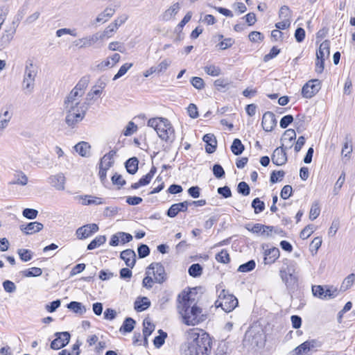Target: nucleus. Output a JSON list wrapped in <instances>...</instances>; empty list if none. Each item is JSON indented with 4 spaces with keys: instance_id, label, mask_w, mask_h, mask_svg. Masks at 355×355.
<instances>
[{
    "instance_id": "f257e3e1",
    "label": "nucleus",
    "mask_w": 355,
    "mask_h": 355,
    "mask_svg": "<svg viewBox=\"0 0 355 355\" xmlns=\"http://www.w3.org/2000/svg\"><path fill=\"white\" fill-rule=\"evenodd\" d=\"M89 81V76L81 78L64 101V109L66 114L65 123L71 128H75L85 116L87 107L86 102L81 103V98L85 94V90Z\"/></svg>"
},
{
    "instance_id": "f03ea898",
    "label": "nucleus",
    "mask_w": 355,
    "mask_h": 355,
    "mask_svg": "<svg viewBox=\"0 0 355 355\" xmlns=\"http://www.w3.org/2000/svg\"><path fill=\"white\" fill-rule=\"evenodd\" d=\"M192 295V291L182 293V300L179 301L178 306L183 322L188 326H195L207 318L206 314L202 313V309L196 305Z\"/></svg>"
},
{
    "instance_id": "7ed1b4c3",
    "label": "nucleus",
    "mask_w": 355,
    "mask_h": 355,
    "mask_svg": "<svg viewBox=\"0 0 355 355\" xmlns=\"http://www.w3.org/2000/svg\"><path fill=\"white\" fill-rule=\"evenodd\" d=\"M193 339L181 347L183 355H209L211 350L212 341L206 332L193 333Z\"/></svg>"
},
{
    "instance_id": "20e7f679",
    "label": "nucleus",
    "mask_w": 355,
    "mask_h": 355,
    "mask_svg": "<svg viewBox=\"0 0 355 355\" xmlns=\"http://www.w3.org/2000/svg\"><path fill=\"white\" fill-rule=\"evenodd\" d=\"M37 73V67L31 61H27L24 69L22 81V89L26 94L33 93L35 87V77Z\"/></svg>"
},
{
    "instance_id": "39448f33",
    "label": "nucleus",
    "mask_w": 355,
    "mask_h": 355,
    "mask_svg": "<svg viewBox=\"0 0 355 355\" xmlns=\"http://www.w3.org/2000/svg\"><path fill=\"white\" fill-rule=\"evenodd\" d=\"M216 307L221 309L228 313L234 310L238 306V300L232 294H229L225 290H223L219 295L218 299L216 301Z\"/></svg>"
},
{
    "instance_id": "423d86ee",
    "label": "nucleus",
    "mask_w": 355,
    "mask_h": 355,
    "mask_svg": "<svg viewBox=\"0 0 355 355\" xmlns=\"http://www.w3.org/2000/svg\"><path fill=\"white\" fill-rule=\"evenodd\" d=\"M156 132L161 139L169 144L173 143L175 139L174 129L166 119H164L162 122L159 123Z\"/></svg>"
},
{
    "instance_id": "0eeeda50",
    "label": "nucleus",
    "mask_w": 355,
    "mask_h": 355,
    "mask_svg": "<svg viewBox=\"0 0 355 355\" xmlns=\"http://www.w3.org/2000/svg\"><path fill=\"white\" fill-rule=\"evenodd\" d=\"M152 273L154 276V280L156 283L162 284L167 279V275L165 272V268L161 263L154 262L149 265L146 270V274L150 275Z\"/></svg>"
},
{
    "instance_id": "6e6552de",
    "label": "nucleus",
    "mask_w": 355,
    "mask_h": 355,
    "mask_svg": "<svg viewBox=\"0 0 355 355\" xmlns=\"http://www.w3.org/2000/svg\"><path fill=\"white\" fill-rule=\"evenodd\" d=\"M320 81L313 79L307 82L302 89V95L306 98H311L320 89Z\"/></svg>"
},
{
    "instance_id": "1a4fd4ad",
    "label": "nucleus",
    "mask_w": 355,
    "mask_h": 355,
    "mask_svg": "<svg viewBox=\"0 0 355 355\" xmlns=\"http://www.w3.org/2000/svg\"><path fill=\"white\" fill-rule=\"evenodd\" d=\"M98 226L96 223L87 224L78 228L76 234L79 239H85L98 232Z\"/></svg>"
},
{
    "instance_id": "9d476101",
    "label": "nucleus",
    "mask_w": 355,
    "mask_h": 355,
    "mask_svg": "<svg viewBox=\"0 0 355 355\" xmlns=\"http://www.w3.org/2000/svg\"><path fill=\"white\" fill-rule=\"evenodd\" d=\"M56 338L51 343V348L59 349L66 346L70 340V334L67 331L58 332L55 334Z\"/></svg>"
},
{
    "instance_id": "9b49d317",
    "label": "nucleus",
    "mask_w": 355,
    "mask_h": 355,
    "mask_svg": "<svg viewBox=\"0 0 355 355\" xmlns=\"http://www.w3.org/2000/svg\"><path fill=\"white\" fill-rule=\"evenodd\" d=\"M287 148L282 144L280 147L277 148L272 155V162L276 166L284 165L287 162L286 150Z\"/></svg>"
},
{
    "instance_id": "f8f14e48",
    "label": "nucleus",
    "mask_w": 355,
    "mask_h": 355,
    "mask_svg": "<svg viewBox=\"0 0 355 355\" xmlns=\"http://www.w3.org/2000/svg\"><path fill=\"white\" fill-rule=\"evenodd\" d=\"M277 125V121L275 114L271 112H266L262 117L261 125L266 132H270Z\"/></svg>"
},
{
    "instance_id": "ddd939ff",
    "label": "nucleus",
    "mask_w": 355,
    "mask_h": 355,
    "mask_svg": "<svg viewBox=\"0 0 355 355\" xmlns=\"http://www.w3.org/2000/svg\"><path fill=\"white\" fill-rule=\"evenodd\" d=\"M100 40H102V36H100L99 33H96L92 35L79 39L75 42L76 45L79 46L80 48H86L92 46Z\"/></svg>"
},
{
    "instance_id": "4468645a",
    "label": "nucleus",
    "mask_w": 355,
    "mask_h": 355,
    "mask_svg": "<svg viewBox=\"0 0 355 355\" xmlns=\"http://www.w3.org/2000/svg\"><path fill=\"white\" fill-rule=\"evenodd\" d=\"M120 257L128 267L132 268L136 263V254L132 249H127L121 252Z\"/></svg>"
},
{
    "instance_id": "2eb2a0df",
    "label": "nucleus",
    "mask_w": 355,
    "mask_h": 355,
    "mask_svg": "<svg viewBox=\"0 0 355 355\" xmlns=\"http://www.w3.org/2000/svg\"><path fill=\"white\" fill-rule=\"evenodd\" d=\"M279 275L288 289L293 290L297 287L298 278L297 275H287L284 271H279Z\"/></svg>"
},
{
    "instance_id": "dca6fc26",
    "label": "nucleus",
    "mask_w": 355,
    "mask_h": 355,
    "mask_svg": "<svg viewBox=\"0 0 355 355\" xmlns=\"http://www.w3.org/2000/svg\"><path fill=\"white\" fill-rule=\"evenodd\" d=\"M245 228L253 234H260L261 235L265 234L266 230H270V232H272L274 230L273 226L265 225L260 223H256L254 225L247 224L245 225Z\"/></svg>"
},
{
    "instance_id": "f3484780",
    "label": "nucleus",
    "mask_w": 355,
    "mask_h": 355,
    "mask_svg": "<svg viewBox=\"0 0 355 355\" xmlns=\"http://www.w3.org/2000/svg\"><path fill=\"white\" fill-rule=\"evenodd\" d=\"M49 183L57 190L62 191L64 189L65 177L63 173H60L55 175H51L49 178Z\"/></svg>"
},
{
    "instance_id": "a211bd4d",
    "label": "nucleus",
    "mask_w": 355,
    "mask_h": 355,
    "mask_svg": "<svg viewBox=\"0 0 355 355\" xmlns=\"http://www.w3.org/2000/svg\"><path fill=\"white\" fill-rule=\"evenodd\" d=\"M202 140L206 143L205 150L207 153H213L217 147V141L213 134H206L203 136Z\"/></svg>"
},
{
    "instance_id": "6ab92c4d",
    "label": "nucleus",
    "mask_w": 355,
    "mask_h": 355,
    "mask_svg": "<svg viewBox=\"0 0 355 355\" xmlns=\"http://www.w3.org/2000/svg\"><path fill=\"white\" fill-rule=\"evenodd\" d=\"M43 225L41 223L35 221L31 222L26 225H20V230L25 233L26 234H32L33 233H36L40 232L43 229Z\"/></svg>"
},
{
    "instance_id": "aec40b11",
    "label": "nucleus",
    "mask_w": 355,
    "mask_h": 355,
    "mask_svg": "<svg viewBox=\"0 0 355 355\" xmlns=\"http://www.w3.org/2000/svg\"><path fill=\"white\" fill-rule=\"evenodd\" d=\"M15 34V29L6 30L0 37V50L7 47Z\"/></svg>"
},
{
    "instance_id": "412c9836",
    "label": "nucleus",
    "mask_w": 355,
    "mask_h": 355,
    "mask_svg": "<svg viewBox=\"0 0 355 355\" xmlns=\"http://www.w3.org/2000/svg\"><path fill=\"white\" fill-rule=\"evenodd\" d=\"M330 54V42L328 40H324L320 46L319 50L316 53V58H328Z\"/></svg>"
},
{
    "instance_id": "4be33fe9",
    "label": "nucleus",
    "mask_w": 355,
    "mask_h": 355,
    "mask_svg": "<svg viewBox=\"0 0 355 355\" xmlns=\"http://www.w3.org/2000/svg\"><path fill=\"white\" fill-rule=\"evenodd\" d=\"M180 5L179 3H175L170 6L162 15V20L169 21L173 19L179 12Z\"/></svg>"
},
{
    "instance_id": "5701e85b",
    "label": "nucleus",
    "mask_w": 355,
    "mask_h": 355,
    "mask_svg": "<svg viewBox=\"0 0 355 355\" xmlns=\"http://www.w3.org/2000/svg\"><path fill=\"white\" fill-rule=\"evenodd\" d=\"M150 306V302L147 297H138L135 302L134 308L137 312L146 310Z\"/></svg>"
},
{
    "instance_id": "b1692460",
    "label": "nucleus",
    "mask_w": 355,
    "mask_h": 355,
    "mask_svg": "<svg viewBox=\"0 0 355 355\" xmlns=\"http://www.w3.org/2000/svg\"><path fill=\"white\" fill-rule=\"evenodd\" d=\"M279 257V250L277 248H272L266 252L264 262L266 264H271Z\"/></svg>"
},
{
    "instance_id": "393cba45",
    "label": "nucleus",
    "mask_w": 355,
    "mask_h": 355,
    "mask_svg": "<svg viewBox=\"0 0 355 355\" xmlns=\"http://www.w3.org/2000/svg\"><path fill=\"white\" fill-rule=\"evenodd\" d=\"M139 160L136 157L128 159L125 162V167L127 172L131 175L135 174L138 171Z\"/></svg>"
},
{
    "instance_id": "a878e982",
    "label": "nucleus",
    "mask_w": 355,
    "mask_h": 355,
    "mask_svg": "<svg viewBox=\"0 0 355 355\" xmlns=\"http://www.w3.org/2000/svg\"><path fill=\"white\" fill-rule=\"evenodd\" d=\"M90 145L85 141H80L75 146V150L82 157H88L89 155Z\"/></svg>"
},
{
    "instance_id": "bb28decb",
    "label": "nucleus",
    "mask_w": 355,
    "mask_h": 355,
    "mask_svg": "<svg viewBox=\"0 0 355 355\" xmlns=\"http://www.w3.org/2000/svg\"><path fill=\"white\" fill-rule=\"evenodd\" d=\"M67 307L73 313L80 315L84 314L87 311V309L85 306L83 305L81 302L76 301H72L67 304Z\"/></svg>"
},
{
    "instance_id": "cd10ccee",
    "label": "nucleus",
    "mask_w": 355,
    "mask_h": 355,
    "mask_svg": "<svg viewBox=\"0 0 355 355\" xmlns=\"http://www.w3.org/2000/svg\"><path fill=\"white\" fill-rule=\"evenodd\" d=\"M115 12V10L112 8H106L101 13H100L96 19V22L104 23L111 18Z\"/></svg>"
},
{
    "instance_id": "c85d7f7f",
    "label": "nucleus",
    "mask_w": 355,
    "mask_h": 355,
    "mask_svg": "<svg viewBox=\"0 0 355 355\" xmlns=\"http://www.w3.org/2000/svg\"><path fill=\"white\" fill-rule=\"evenodd\" d=\"M135 320L132 318H126L120 327L119 331L123 333H130L135 327Z\"/></svg>"
},
{
    "instance_id": "c756f323",
    "label": "nucleus",
    "mask_w": 355,
    "mask_h": 355,
    "mask_svg": "<svg viewBox=\"0 0 355 355\" xmlns=\"http://www.w3.org/2000/svg\"><path fill=\"white\" fill-rule=\"evenodd\" d=\"M144 329L143 334L144 337V343L148 344V337L152 334L155 329V325L146 319L143 322Z\"/></svg>"
},
{
    "instance_id": "7c9ffc66",
    "label": "nucleus",
    "mask_w": 355,
    "mask_h": 355,
    "mask_svg": "<svg viewBox=\"0 0 355 355\" xmlns=\"http://www.w3.org/2000/svg\"><path fill=\"white\" fill-rule=\"evenodd\" d=\"M28 183L27 176L21 171L17 172L14 175V180L10 182L13 184L26 185Z\"/></svg>"
},
{
    "instance_id": "2f4dec72",
    "label": "nucleus",
    "mask_w": 355,
    "mask_h": 355,
    "mask_svg": "<svg viewBox=\"0 0 355 355\" xmlns=\"http://www.w3.org/2000/svg\"><path fill=\"white\" fill-rule=\"evenodd\" d=\"M295 261L286 259L280 271H284L287 275H295Z\"/></svg>"
},
{
    "instance_id": "473e14b6",
    "label": "nucleus",
    "mask_w": 355,
    "mask_h": 355,
    "mask_svg": "<svg viewBox=\"0 0 355 355\" xmlns=\"http://www.w3.org/2000/svg\"><path fill=\"white\" fill-rule=\"evenodd\" d=\"M245 149L243 144L239 139H234L231 146V150L235 155H241Z\"/></svg>"
},
{
    "instance_id": "72a5a7b5",
    "label": "nucleus",
    "mask_w": 355,
    "mask_h": 355,
    "mask_svg": "<svg viewBox=\"0 0 355 355\" xmlns=\"http://www.w3.org/2000/svg\"><path fill=\"white\" fill-rule=\"evenodd\" d=\"M106 241V237L105 236L100 235L96 236L94 239H93L87 245V250H94L103 243H105Z\"/></svg>"
},
{
    "instance_id": "f704fd0d",
    "label": "nucleus",
    "mask_w": 355,
    "mask_h": 355,
    "mask_svg": "<svg viewBox=\"0 0 355 355\" xmlns=\"http://www.w3.org/2000/svg\"><path fill=\"white\" fill-rule=\"evenodd\" d=\"M354 280H355V274H354V273L349 274L343 280V282L340 286V291H345L347 289H349L354 284Z\"/></svg>"
},
{
    "instance_id": "c9c22d12",
    "label": "nucleus",
    "mask_w": 355,
    "mask_h": 355,
    "mask_svg": "<svg viewBox=\"0 0 355 355\" xmlns=\"http://www.w3.org/2000/svg\"><path fill=\"white\" fill-rule=\"evenodd\" d=\"M230 83L224 78H218L214 83L216 89L219 92H225L229 89Z\"/></svg>"
},
{
    "instance_id": "e433bc0d",
    "label": "nucleus",
    "mask_w": 355,
    "mask_h": 355,
    "mask_svg": "<svg viewBox=\"0 0 355 355\" xmlns=\"http://www.w3.org/2000/svg\"><path fill=\"white\" fill-rule=\"evenodd\" d=\"M188 272L193 277H200L202 272V267L199 263H193L189 268Z\"/></svg>"
},
{
    "instance_id": "4c0bfd02",
    "label": "nucleus",
    "mask_w": 355,
    "mask_h": 355,
    "mask_svg": "<svg viewBox=\"0 0 355 355\" xmlns=\"http://www.w3.org/2000/svg\"><path fill=\"white\" fill-rule=\"evenodd\" d=\"M158 332L159 335L153 340V344L157 348H159L164 345L165 339L167 337V334L163 330L159 329Z\"/></svg>"
},
{
    "instance_id": "58836bf2",
    "label": "nucleus",
    "mask_w": 355,
    "mask_h": 355,
    "mask_svg": "<svg viewBox=\"0 0 355 355\" xmlns=\"http://www.w3.org/2000/svg\"><path fill=\"white\" fill-rule=\"evenodd\" d=\"M252 207L256 214H259L265 209V203L259 198H254L252 202Z\"/></svg>"
},
{
    "instance_id": "ea45409f",
    "label": "nucleus",
    "mask_w": 355,
    "mask_h": 355,
    "mask_svg": "<svg viewBox=\"0 0 355 355\" xmlns=\"http://www.w3.org/2000/svg\"><path fill=\"white\" fill-rule=\"evenodd\" d=\"M204 70L207 74L211 76H218L221 74L220 68L214 64L205 66Z\"/></svg>"
},
{
    "instance_id": "a19ab883",
    "label": "nucleus",
    "mask_w": 355,
    "mask_h": 355,
    "mask_svg": "<svg viewBox=\"0 0 355 355\" xmlns=\"http://www.w3.org/2000/svg\"><path fill=\"white\" fill-rule=\"evenodd\" d=\"M216 260L222 263H227L230 261V254L226 250H222L216 254Z\"/></svg>"
},
{
    "instance_id": "79ce46f5",
    "label": "nucleus",
    "mask_w": 355,
    "mask_h": 355,
    "mask_svg": "<svg viewBox=\"0 0 355 355\" xmlns=\"http://www.w3.org/2000/svg\"><path fill=\"white\" fill-rule=\"evenodd\" d=\"M256 266L254 260H250L248 262L239 266L238 271L241 272H248L254 269Z\"/></svg>"
},
{
    "instance_id": "37998d69",
    "label": "nucleus",
    "mask_w": 355,
    "mask_h": 355,
    "mask_svg": "<svg viewBox=\"0 0 355 355\" xmlns=\"http://www.w3.org/2000/svg\"><path fill=\"white\" fill-rule=\"evenodd\" d=\"M309 351V347L305 341L293 350L291 355H306Z\"/></svg>"
},
{
    "instance_id": "c03bdc74",
    "label": "nucleus",
    "mask_w": 355,
    "mask_h": 355,
    "mask_svg": "<svg viewBox=\"0 0 355 355\" xmlns=\"http://www.w3.org/2000/svg\"><path fill=\"white\" fill-rule=\"evenodd\" d=\"M320 213V209L319 206V203L318 202H315L313 203L310 212H309V218L311 220H314L316 219Z\"/></svg>"
},
{
    "instance_id": "a18cd8bd",
    "label": "nucleus",
    "mask_w": 355,
    "mask_h": 355,
    "mask_svg": "<svg viewBox=\"0 0 355 355\" xmlns=\"http://www.w3.org/2000/svg\"><path fill=\"white\" fill-rule=\"evenodd\" d=\"M22 272L25 277H39L42 274V270L40 268L33 267L28 270H24Z\"/></svg>"
},
{
    "instance_id": "49530a36",
    "label": "nucleus",
    "mask_w": 355,
    "mask_h": 355,
    "mask_svg": "<svg viewBox=\"0 0 355 355\" xmlns=\"http://www.w3.org/2000/svg\"><path fill=\"white\" fill-rule=\"evenodd\" d=\"M132 67V63H125L124 64H123L119 70L118 71V72L114 75V78H113V80H116L117 79H119V78H121V76H123V75H125L126 73V72Z\"/></svg>"
},
{
    "instance_id": "de8ad7c7",
    "label": "nucleus",
    "mask_w": 355,
    "mask_h": 355,
    "mask_svg": "<svg viewBox=\"0 0 355 355\" xmlns=\"http://www.w3.org/2000/svg\"><path fill=\"white\" fill-rule=\"evenodd\" d=\"M296 137V133L295 132L294 130L293 129H288L286 130L284 135H283V137L282 138V140L283 141H286V140H288L289 141V144H290V146H289V148L292 147V144H291V142L293 139H295Z\"/></svg>"
},
{
    "instance_id": "09e8293b",
    "label": "nucleus",
    "mask_w": 355,
    "mask_h": 355,
    "mask_svg": "<svg viewBox=\"0 0 355 355\" xmlns=\"http://www.w3.org/2000/svg\"><path fill=\"white\" fill-rule=\"evenodd\" d=\"M237 191L240 194L247 196L250 193V188L245 182H241L237 186Z\"/></svg>"
},
{
    "instance_id": "8fccbe9b",
    "label": "nucleus",
    "mask_w": 355,
    "mask_h": 355,
    "mask_svg": "<svg viewBox=\"0 0 355 355\" xmlns=\"http://www.w3.org/2000/svg\"><path fill=\"white\" fill-rule=\"evenodd\" d=\"M338 294V291L336 288L333 286H326L324 295H323V299H332L336 297Z\"/></svg>"
},
{
    "instance_id": "3c124183",
    "label": "nucleus",
    "mask_w": 355,
    "mask_h": 355,
    "mask_svg": "<svg viewBox=\"0 0 355 355\" xmlns=\"http://www.w3.org/2000/svg\"><path fill=\"white\" fill-rule=\"evenodd\" d=\"M292 12L287 6H283L280 8L279 12V17L282 19H291Z\"/></svg>"
},
{
    "instance_id": "603ef678",
    "label": "nucleus",
    "mask_w": 355,
    "mask_h": 355,
    "mask_svg": "<svg viewBox=\"0 0 355 355\" xmlns=\"http://www.w3.org/2000/svg\"><path fill=\"white\" fill-rule=\"evenodd\" d=\"M285 175L284 171H273L270 174V181L274 184L280 181Z\"/></svg>"
},
{
    "instance_id": "864d4df0",
    "label": "nucleus",
    "mask_w": 355,
    "mask_h": 355,
    "mask_svg": "<svg viewBox=\"0 0 355 355\" xmlns=\"http://www.w3.org/2000/svg\"><path fill=\"white\" fill-rule=\"evenodd\" d=\"M352 152V146L351 144V141H349L347 138H346V141L345 142L343 147L341 150L342 156L345 158L347 157V159H349V155Z\"/></svg>"
},
{
    "instance_id": "5fc2aeb1",
    "label": "nucleus",
    "mask_w": 355,
    "mask_h": 355,
    "mask_svg": "<svg viewBox=\"0 0 355 355\" xmlns=\"http://www.w3.org/2000/svg\"><path fill=\"white\" fill-rule=\"evenodd\" d=\"M17 253L23 261H28L32 259V252L29 250L19 249Z\"/></svg>"
},
{
    "instance_id": "6e6d98bb",
    "label": "nucleus",
    "mask_w": 355,
    "mask_h": 355,
    "mask_svg": "<svg viewBox=\"0 0 355 355\" xmlns=\"http://www.w3.org/2000/svg\"><path fill=\"white\" fill-rule=\"evenodd\" d=\"M117 27L113 23H111L103 31V33H99L100 36H102V40L105 37H110L117 30Z\"/></svg>"
},
{
    "instance_id": "4d7b16f0",
    "label": "nucleus",
    "mask_w": 355,
    "mask_h": 355,
    "mask_svg": "<svg viewBox=\"0 0 355 355\" xmlns=\"http://www.w3.org/2000/svg\"><path fill=\"white\" fill-rule=\"evenodd\" d=\"M191 83L196 89L198 90L202 89L205 86L203 79L196 76L193 77L191 79Z\"/></svg>"
},
{
    "instance_id": "13d9d810",
    "label": "nucleus",
    "mask_w": 355,
    "mask_h": 355,
    "mask_svg": "<svg viewBox=\"0 0 355 355\" xmlns=\"http://www.w3.org/2000/svg\"><path fill=\"white\" fill-rule=\"evenodd\" d=\"M212 171L214 175L218 179L223 178L225 174L223 168L218 164H216L213 166Z\"/></svg>"
},
{
    "instance_id": "bf43d9fd",
    "label": "nucleus",
    "mask_w": 355,
    "mask_h": 355,
    "mask_svg": "<svg viewBox=\"0 0 355 355\" xmlns=\"http://www.w3.org/2000/svg\"><path fill=\"white\" fill-rule=\"evenodd\" d=\"M138 255L139 258H145L150 254V248L146 244H141L137 248Z\"/></svg>"
},
{
    "instance_id": "052dcab7",
    "label": "nucleus",
    "mask_w": 355,
    "mask_h": 355,
    "mask_svg": "<svg viewBox=\"0 0 355 355\" xmlns=\"http://www.w3.org/2000/svg\"><path fill=\"white\" fill-rule=\"evenodd\" d=\"M293 193V188L291 185H285L280 193V196L282 198L286 200L289 198Z\"/></svg>"
},
{
    "instance_id": "680f3d73",
    "label": "nucleus",
    "mask_w": 355,
    "mask_h": 355,
    "mask_svg": "<svg viewBox=\"0 0 355 355\" xmlns=\"http://www.w3.org/2000/svg\"><path fill=\"white\" fill-rule=\"evenodd\" d=\"M313 232V225H308L300 232V238L302 239H308Z\"/></svg>"
},
{
    "instance_id": "e2e57ef3",
    "label": "nucleus",
    "mask_w": 355,
    "mask_h": 355,
    "mask_svg": "<svg viewBox=\"0 0 355 355\" xmlns=\"http://www.w3.org/2000/svg\"><path fill=\"white\" fill-rule=\"evenodd\" d=\"M38 211L34 209L26 208L23 210V216L28 219H35L37 216Z\"/></svg>"
},
{
    "instance_id": "0e129e2a",
    "label": "nucleus",
    "mask_w": 355,
    "mask_h": 355,
    "mask_svg": "<svg viewBox=\"0 0 355 355\" xmlns=\"http://www.w3.org/2000/svg\"><path fill=\"white\" fill-rule=\"evenodd\" d=\"M3 287L6 292L12 293H14L17 287L14 282L10 280H6L3 282Z\"/></svg>"
},
{
    "instance_id": "69168bd1",
    "label": "nucleus",
    "mask_w": 355,
    "mask_h": 355,
    "mask_svg": "<svg viewBox=\"0 0 355 355\" xmlns=\"http://www.w3.org/2000/svg\"><path fill=\"white\" fill-rule=\"evenodd\" d=\"M234 43V40L232 38L228 37L219 42L218 46H219L220 49L225 50L231 47Z\"/></svg>"
},
{
    "instance_id": "338daca9",
    "label": "nucleus",
    "mask_w": 355,
    "mask_h": 355,
    "mask_svg": "<svg viewBox=\"0 0 355 355\" xmlns=\"http://www.w3.org/2000/svg\"><path fill=\"white\" fill-rule=\"evenodd\" d=\"M324 287L322 286H313L312 287V292L314 296L319 297L320 299H323V295H324Z\"/></svg>"
},
{
    "instance_id": "774afa93",
    "label": "nucleus",
    "mask_w": 355,
    "mask_h": 355,
    "mask_svg": "<svg viewBox=\"0 0 355 355\" xmlns=\"http://www.w3.org/2000/svg\"><path fill=\"white\" fill-rule=\"evenodd\" d=\"M293 121V116L291 114L283 116L279 122L282 128H286Z\"/></svg>"
}]
</instances>
